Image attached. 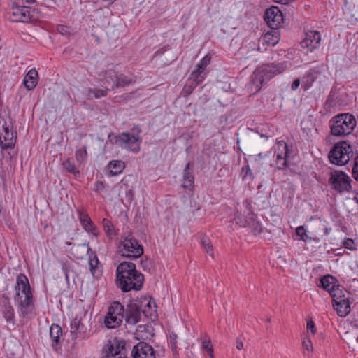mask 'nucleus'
<instances>
[{"instance_id":"f3484780","label":"nucleus","mask_w":358,"mask_h":358,"mask_svg":"<svg viewBox=\"0 0 358 358\" xmlns=\"http://www.w3.org/2000/svg\"><path fill=\"white\" fill-rule=\"evenodd\" d=\"M131 356L132 358H156L154 349L145 342H139L134 345Z\"/></svg>"},{"instance_id":"79ce46f5","label":"nucleus","mask_w":358,"mask_h":358,"mask_svg":"<svg viewBox=\"0 0 358 358\" xmlns=\"http://www.w3.org/2000/svg\"><path fill=\"white\" fill-rule=\"evenodd\" d=\"M248 227L251 228L255 236L259 235L263 231V227L262 223L259 221H256L252 224V225L249 226Z\"/></svg>"},{"instance_id":"1a4fd4ad","label":"nucleus","mask_w":358,"mask_h":358,"mask_svg":"<svg viewBox=\"0 0 358 358\" xmlns=\"http://www.w3.org/2000/svg\"><path fill=\"white\" fill-rule=\"evenodd\" d=\"M124 319V308L119 301H113L108 307L104 318L105 326L108 329H115L120 327Z\"/></svg>"},{"instance_id":"cd10ccee","label":"nucleus","mask_w":358,"mask_h":358,"mask_svg":"<svg viewBox=\"0 0 358 358\" xmlns=\"http://www.w3.org/2000/svg\"><path fill=\"white\" fill-rule=\"evenodd\" d=\"M338 282L336 278L331 275H327L320 278L318 286L330 294L338 286Z\"/></svg>"},{"instance_id":"0eeeda50","label":"nucleus","mask_w":358,"mask_h":358,"mask_svg":"<svg viewBox=\"0 0 358 358\" xmlns=\"http://www.w3.org/2000/svg\"><path fill=\"white\" fill-rule=\"evenodd\" d=\"M102 82L105 87H108V90H114L117 88L128 86L133 83L134 80L124 74L118 75L117 72L113 69H108L104 72Z\"/></svg>"},{"instance_id":"dca6fc26","label":"nucleus","mask_w":358,"mask_h":358,"mask_svg":"<svg viewBox=\"0 0 358 358\" xmlns=\"http://www.w3.org/2000/svg\"><path fill=\"white\" fill-rule=\"evenodd\" d=\"M321 41V34L317 31H308L306 32L305 37L301 42L303 48H307L310 52L319 48Z\"/></svg>"},{"instance_id":"774afa93","label":"nucleus","mask_w":358,"mask_h":358,"mask_svg":"<svg viewBox=\"0 0 358 358\" xmlns=\"http://www.w3.org/2000/svg\"><path fill=\"white\" fill-rule=\"evenodd\" d=\"M355 12H356V13H353V14L352 15V17L358 16V10H356Z\"/></svg>"},{"instance_id":"aec40b11","label":"nucleus","mask_w":358,"mask_h":358,"mask_svg":"<svg viewBox=\"0 0 358 358\" xmlns=\"http://www.w3.org/2000/svg\"><path fill=\"white\" fill-rule=\"evenodd\" d=\"M126 167L122 160H111L105 167L106 174L108 176H116L120 174Z\"/></svg>"},{"instance_id":"ea45409f","label":"nucleus","mask_w":358,"mask_h":358,"mask_svg":"<svg viewBox=\"0 0 358 358\" xmlns=\"http://www.w3.org/2000/svg\"><path fill=\"white\" fill-rule=\"evenodd\" d=\"M108 87H106L105 90L103 89H90L88 96H90L92 95L94 98H100L103 96H106L108 93Z\"/></svg>"},{"instance_id":"393cba45","label":"nucleus","mask_w":358,"mask_h":358,"mask_svg":"<svg viewBox=\"0 0 358 358\" xmlns=\"http://www.w3.org/2000/svg\"><path fill=\"white\" fill-rule=\"evenodd\" d=\"M71 254L78 259H83L92 251L89 243L73 245L71 249Z\"/></svg>"},{"instance_id":"423d86ee","label":"nucleus","mask_w":358,"mask_h":358,"mask_svg":"<svg viewBox=\"0 0 358 358\" xmlns=\"http://www.w3.org/2000/svg\"><path fill=\"white\" fill-rule=\"evenodd\" d=\"M17 139V133L13 130L10 118L7 121L0 116V147L2 150L13 149Z\"/></svg>"},{"instance_id":"0e129e2a","label":"nucleus","mask_w":358,"mask_h":358,"mask_svg":"<svg viewBox=\"0 0 358 358\" xmlns=\"http://www.w3.org/2000/svg\"><path fill=\"white\" fill-rule=\"evenodd\" d=\"M22 1L29 4L32 3L35 1V0H22Z\"/></svg>"},{"instance_id":"f03ea898","label":"nucleus","mask_w":358,"mask_h":358,"mask_svg":"<svg viewBox=\"0 0 358 358\" xmlns=\"http://www.w3.org/2000/svg\"><path fill=\"white\" fill-rule=\"evenodd\" d=\"M286 68V62L270 63L258 67L251 77L252 87L255 88V93L273 77L284 72Z\"/></svg>"},{"instance_id":"864d4df0","label":"nucleus","mask_w":358,"mask_h":358,"mask_svg":"<svg viewBox=\"0 0 358 358\" xmlns=\"http://www.w3.org/2000/svg\"><path fill=\"white\" fill-rule=\"evenodd\" d=\"M300 85V80L299 79H296L293 81L291 85V89L292 90H296Z\"/></svg>"},{"instance_id":"052dcab7","label":"nucleus","mask_w":358,"mask_h":358,"mask_svg":"<svg viewBox=\"0 0 358 358\" xmlns=\"http://www.w3.org/2000/svg\"><path fill=\"white\" fill-rule=\"evenodd\" d=\"M208 352V354L209 355V356L210 357V358H214V355H213V348H211L210 350H208L206 351Z\"/></svg>"},{"instance_id":"58836bf2","label":"nucleus","mask_w":358,"mask_h":358,"mask_svg":"<svg viewBox=\"0 0 358 358\" xmlns=\"http://www.w3.org/2000/svg\"><path fill=\"white\" fill-rule=\"evenodd\" d=\"M201 244L203 248L206 250V253H208L211 257H214V253L213 250V245L208 238L206 236H203L201 238Z\"/></svg>"},{"instance_id":"20e7f679","label":"nucleus","mask_w":358,"mask_h":358,"mask_svg":"<svg viewBox=\"0 0 358 358\" xmlns=\"http://www.w3.org/2000/svg\"><path fill=\"white\" fill-rule=\"evenodd\" d=\"M141 130L136 134L131 135L128 132H122L120 134L110 133L108 136V143L111 145H117L134 153L140 150V143L142 141L140 137Z\"/></svg>"},{"instance_id":"37998d69","label":"nucleus","mask_w":358,"mask_h":358,"mask_svg":"<svg viewBox=\"0 0 358 358\" xmlns=\"http://www.w3.org/2000/svg\"><path fill=\"white\" fill-rule=\"evenodd\" d=\"M352 174L355 180L358 182V154L354 159V165L352 170Z\"/></svg>"},{"instance_id":"9b49d317","label":"nucleus","mask_w":358,"mask_h":358,"mask_svg":"<svg viewBox=\"0 0 358 358\" xmlns=\"http://www.w3.org/2000/svg\"><path fill=\"white\" fill-rule=\"evenodd\" d=\"M328 182L331 188L342 194L351 190V179L343 171H334L331 172Z\"/></svg>"},{"instance_id":"39448f33","label":"nucleus","mask_w":358,"mask_h":358,"mask_svg":"<svg viewBox=\"0 0 358 358\" xmlns=\"http://www.w3.org/2000/svg\"><path fill=\"white\" fill-rule=\"evenodd\" d=\"M352 152L351 145L346 141H341L334 145L329 152L328 157L331 164L343 166L350 161V155Z\"/></svg>"},{"instance_id":"9d476101","label":"nucleus","mask_w":358,"mask_h":358,"mask_svg":"<svg viewBox=\"0 0 358 358\" xmlns=\"http://www.w3.org/2000/svg\"><path fill=\"white\" fill-rule=\"evenodd\" d=\"M127 354L126 342L115 338L103 346L101 358H128Z\"/></svg>"},{"instance_id":"c756f323","label":"nucleus","mask_w":358,"mask_h":358,"mask_svg":"<svg viewBox=\"0 0 358 358\" xmlns=\"http://www.w3.org/2000/svg\"><path fill=\"white\" fill-rule=\"evenodd\" d=\"M247 203V208H248V213L246 216V218L244 221H242L238 216H235V220H236V223L238 224L241 227H246L252 225L254 222L257 221V215L253 213L250 210L251 205L250 203Z\"/></svg>"},{"instance_id":"5fc2aeb1","label":"nucleus","mask_w":358,"mask_h":358,"mask_svg":"<svg viewBox=\"0 0 358 358\" xmlns=\"http://www.w3.org/2000/svg\"><path fill=\"white\" fill-rule=\"evenodd\" d=\"M236 348L239 350L243 348V343L240 338H237L236 341Z\"/></svg>"},{"instance_id":"a18cd8bd","label":"nucleus","mask_w":358,"mask_h":358,"mask_svg":"<svg viewBox=\"0 0 358 358\" xmlns=\"http://www.w3.org/2000/svg\"><path fill=\"white\" fill-rule=\"evenodd\" d=\"M296 234L298 236L301 238V240H303V241H306L307 235L303 226L298 227L296 229Z\"/></svg>"},{"instance_id":"69168bd1","label":"nucleus","mask_w":358,"mask_h":358,"mask_svg":"<svg viewBox=\"0 0 358 358\" xmlns=\"http://www.w3.org/2000/svg\"><path fill=\"white\" fill-rule=\"evenodd\" d=\"M324 234L327 235L329 234V229L327 227L324 228Z\"/></svg>"},{"instance_id":"a878e982","label":"nucleus","mask_w":358,"mask_h":358,"mask_svg":"<svg viewBox=\"0 0 358 358\" xmlns=\"http://www.w3.org/2000/svg\"><path fill=\"white\" fill-rule=\"evenodd\" d=\"M38 81V72L35 69H31L25 75L23 83L27 90H31L36 87Z\"/></svg>"},{"instance_id":"8fccbe9b","label":"nucleus","mask_w":358,"mask_h":358,"mask_svg":"<svg viewBox=\"0 0 358 358\" xmlns=\"http://www.w3.org/2000/svg\"><path fill=\"white\" fill-rule=\"evenodd\" d=\"M105 189V185L103 182L102 181H96L94 184V190L96 192H99L101 191L104 190Z\"/></svg>"},{"instance_id":"c9c22d12","label":"nucleus","mask_w":358,"mask_h":358,"mask_svg":"<svg viewBox=\"0 0 358 358\" xmlns=\"http://www.w3.org/2000/svg\"><path fill=\"white\" fill-rule=\"evenodd\" d=\"M89 256V264L90 266V271L92 272V274L94 275L95 271L98 267V265L99 264V260L97 257V255L94 251H91Z\"/></svg>"},{"instance_id":"603ef678","label":"nucleus","mask_w":358,"mask_h":358,"mask_svg":"<svg viewBox=\"0 0 358 358\" xmlns=\"http://www.w3.org/2000/svg\"><path fill=\"white\" fill-rule=\"evenodd\" d=\"M313 74L314 73L312 71H308L306 73V78L307 79V82H308L310 85H311L315 79V77L314 76Z\"/></svg>"},{"instance_id":"c85d7f7f","label":"nucleus","mask_w":358,"mask_h":358,"mask_svg":"<svg viewBox=\"0 0 358 358\" xmlns=\"http://www.w3.org/2000/svg\"><path fill=\"white\" fill-rule=\"evenodd\" d=\"M78 215L80 222L85 230L92 233L94 235H96V228L88 214L80 212Z\"/></svg>"},{"instance_id":"6e6d98bb","label":"nucleus","mask_w":358,"mask_h":358,"mask_svg":"<svg viewBox=\"0 0 358 358\" xmlns=\"http://www.w3.org/2000/svg\"><path fill=\"white\" fill-rule=\"evenodd\" d=\"M101 1L105 3V6H110L112 5L116 0H100Z\"/></svg>"},{"instance_id":"bb28decb","label":"nucleus","mask_w":358,"mask_h":358,"mask_svg":"<svg viewBox=\"0 0 358 358\" xmlns=\"http://www.w3.org/2000/svg\"><path fill=\"white\" fill-rule=\"evenodd\" d=\"M350 304L351 302L349 298H348L346 299H342L341 301L333 303V306L337 311L338 315L344 317L347 316L351 310Z\"/></svg>"},{"instance_id":"b1692460","label":"nucleus","mask_w":358,"mask_h":358,"mask_svg":"<svg viewBox=\"0 0 358 358\" xmlns=\"http://www.w3.org/2000/svg\"><path fill=\"white\" fill-rule=\"evenodd\" d=\"M279 148L282 147L281 153H278L276 157V162L278 164L277 169L278 170H283L287 166V157L289 153L288 145L286 143L281 141L278 143Z\"/></svg>"},{"instance_id":"680f3d73","label":"nucleus","mask_w":358,"mask_h":358,"mask_svg":"<svg viewBox=\"0 0 358 358\" xmlns=\"http://www.w3.org/2000/svg\"><path fill=\"white\" fill-rule=\"evenodd\" d=\"M208 352V354L209 355V356L210 357V358H214V355H213V348H211L210 350H208L206 351Z\"/></svg>"},{"instance_id":"7c9ffc66","label":"nucleus","mask_w":358,"mask_h":358,"mask_svg":"<svg viewBox=\"0 0 358 358\" xmlns=\"http://www.w3.org/2000/svg\"><path fill=\"white\" fill-rule=\"evenodd\" d=\"M3 317L6 319V322L9 324H14L15 323V313L13 306L10 302H3L1 308Z\"/></svg>"},{"instance_id":"4468645a","label":"nucleus","mask_w":358,"mask_h":358,"mask_svg":"<svg viewBox=\"0 0 358 358\" xmlns=\"http://www.w3.org/2000/svg\"><path fill=\"white\" fill-rule=\"evenodd\" d=\"M264 20L271 29H278L283 23V15L278 7L272 6L266 10Z\"/></svg>"},{"instance_id":"2f4dec72","label":"nucleus","mask_w":358,"mask_h":358,"mask_svg":"<svg viewBox=\"0 0 358 358\" xmlns=\"http://www.w3.org/2000/svg\"><path fill=\"white\" fill-rule=\"evenodd\" d=\"M280 41L279 31L275 29H271V31H267L264 34L262 41L263 43H266L271 46H274Z\"/></svg>"},{"instance_id":"f8f14e48","label":"nucleus","mask_w":358,"mask_h":358,"mask_svg":"<svg viewBox=\"0 0 358 358\" xmlns=\"http://www.w3.org/2000/svg\"><path fill=\"white\" fill-rule=\"evenodd\" d=\"M14 301L17 306L20 315L24 318L31 315L35 309L33 294L24 295L23 299L20 293H15Z\"/></svg>"},{"instance_id":"6e6552de","label":"nucleus","mask_w":358,"mask_h":358,"mask_svg":"<svg viewBox=\"0 0 358 358\" xmlns=\"http://www.w3.org/2000/svg\"><path fill=\"white\" fill-rule=\"evenodd\" d=\"M120 248L122 256L133 259L141 257L144 252L143 245L132 234H129L124 238L120 243Z\"/></svg>"},{"instance_id":"72a5a7b5","label":"nucleus","mask_w":358,"mask_h":358,"mask_svg":"<svg viewBox=\"0 0 358 358\" xmlns=\"http://www.w3.org/2000/svg\"><path fill=\"white\" fill-rule=\"evenodd\" d=\"M346 293L347 294H349V293L345 289L343 288H340V285L338 284V286L335 287L330 293L333 303L341 301L342 299H346L349 298L348 296H345Z\"/></svg>"},{"instance_id":"de8ad7c7","label":"nucleus","mask_w":358,"mask_h":358,"mask_svg":"<svg viewBox=\"0 0 358 358\" xmlns=\"http://www.w3.org/2000/svg\"><path fill=\"white\" fill-rule=\"evenodd\" d=\"M201 348H202V349H203L206 351L208 350H210V348H213V345L210 342V339L209 338H206L203 339V341H202Z\"/></svg>"},{"instance_id":"f257e3e1","label":"nucleus","mask_w":358,"mask_h":358,"mask_svg":"<svg viewBox=\"0 0 358 358\" xmlns=\"http://www.w3.org/2000/svg\"><path fill=\"white\" fill-rule=\"evenodd\" d=\"M144 282V275L136 270L132 262H122L116 269V285L123 292L139 291Z\"/></svg>"},{"instance_id":"4be33fe9","label":"nucleus","mask_w":358,"mask_h":358,"mask_svg":"<svg viewBox=\"0 0 358 358\" xmlns=\"http://www.w3.org/2000/svg\"><path fill=\"white\" fill-rule=\"evenodd\" d=\"M13 15L16 17V21L25 22L31 20L30 8L24 5H17L13 7Z\"/></svg>"},{"instance_id":"6ab92c4d","label":"nucleus","mask_w":358,"mask_h":358,"mask_svg":"<svg viewBox=\"0 0 358 358\" xmlns=\"http://www.w3.org/2000/svg\"><path fill=\"white\" fill-rule=\"evenodd\" d=\"M14 289L15 293L21 292L24 295L33 294L29 280L24 273H20L17 275Z\"/></svg>"},{"instance_id":"7ed1b4c3","label":"nucleus","mask_w":358,"mask_h":358,"mask_svg":"<svg viewBox=\"0 0 358 358\" xmlns=\"http://www.w3.org/2000/svg\"><path fill=\"white\" fill-rule=\"evenodd\" d=\"M357 124L355 117L350 113H341L333 117L329 122L330 134L336 137L350 134Z\"/></svg>"},{"instance_id":"412c9836","label":"nucleus","mask_w":358,"mask_h":358,"mask_svg":"<svg viewBox=\"0 0 358 358\" xmlns=\"http://www.w3.org/2000/svg\"><path fill=\"white\" fill-rule=\"evenodd\" d=\"M193 164L188 162L182 173L183 183L182 187L185 189H189L193 187L194 183V176L192 171Z\"/></svg>"},{"instance_id":"338daca9","label":"nucleus","mask_w":358,"mask_h":358,"mask_svg":"<svg viewBox=\"0 0 358 358\" xmlns=\"http://www.w3.org/2000/svg\"><path fill=\"white\" fill-rule=\"evenodd\" d=\"M352 199L355 202H356V203L358 204V196H356Z\"/></svg>"},{"instance_id":"49530a36","label":"nucleus","mask_w":358,"mask_h":358,"mask_svg":"<svg viewBox=\"0 0 358 358\" xmlns=\"http://www.w3.org/2000/svg\"><path fill=\"white\" fill-rule=\"evenodd\" d=\"M177 335L175 333H171L169 335V343L171 347V349L175 350V347H177Z\"/></svg>"},{"instance_id":"473e14b6","label":"nucleus","mask_w":358,"mask_h":358,"mask_svg":"<svg viewBox=\"0 0 358 358\" xmlns=\"http://www.w3.org/2000/svg\"><path fill=\"white\" fill-rule=\"evenodd\" d=\"M211 60V56L209 55H206L203 59L196 64V69L193 71L192 72L196 73L198 76H202L205 79L206 75L208 74V71L206 70V67L209 65Z\"/></svg>"},{"instance_id":"4d7b16f0","label":"nucleus","mask_w":358,"mask_h":358,"mask_svg":"<svg viewBox=\"0 0 358 358\" xmlns=\"http://www.w3.org/2000/svg\"><path fill=\"white\" fill-rule=\"evenodd\" d=\"M148 259H145V260H141V265L142 266V268L145 270L147 269L148 268Z\"/></svg>"},{"instance_id":"a211bd4d","label":"nucleus","mask_w":358,"mask_h":358,"mask_svg":"<svg viewBox=\"0 0 358 358\" xmlns=\"http://www.w3.org/2000/svg\"><path fill=\"white\" fill-rule=\"evenodd\" d=\"M204 80L202 76L196 75V73L192 72L180 92L181 96L188 97L194 89Z\"/></svg>"},{"instance_id":"4c0bfd02","label":"nucleus","mask_w":358,"mask_h":358,"mask_svg":"<svg viewBox=\"0 0 358 358\" xmlns=\"http://www.w3.org/2000/svg\"><path fill=\"white\" fill-rule=\"evenodd\" d=\"M75 157L78 162L80 164L84 163L86 161L87 157L86 147H83L79 150H77L75 153Z\"/></svg>"},{"instance_id":"2eb2a0df","label":"nucleus","mask_w":358,"mask_h":358,"mask_svg":"<svg viewBox=\"0 0 358 358\" xmlns=\"http://www.w3.org/2000/svg\"><path fill=\"white\" fill-rule=\"evenodd\" d=\"M141 306L138 301H131L124 309L125 322L131 325L137 324L141 320Z\"/></svg>"},{"instance_id":"bf43d9fd","label":"nucleus","mask_w":358,"mask_h":358,"mask_svg":"<svg viewBox=\"0 0 358 358\" xmlns=\"http://www.w3.org/2000/svg\"><path fill=\"white\" fill-rule=\"evenodd\" d=\"M66 27H65V26H64V25H59V26L57 27V30H58L59 32H62V31H66Z\"/></svg>"},{"instance_id":"c03bdc74","label":"nucleus","mask_w":358,"mask_h":358,"mask_svg":"<svg viewBox=\"0 0 358 358\" xmlns=\"http://www.w3.org/2000/svg\"><path fill=\"white\" fill-rule=\"evenodd\" d=\"M343 245L346 249L354 250L355 249L354 241L352 238H346L343 241Z\"/></svg>"},{"instance_id":"e433bc0d","label":"nucleus","mask_w":358,"mask_h":358,"mask_svg":"<svg viewBox=\"0 0 358 358\" xmlns=\"http://www.w3.org/2000/svg\"><path fill=\"white\" fill-rule=\"evenodd\" d=\"M62 165L69 173L73 174L75 177L80 175V171L76 168L74 163L70 159L65 160Z\"/></svg>"},{"instance_id":"ddd939ff","label":"nucleus","mask_w":358,"mask_h":358,"mask_svg":"<svg viewBox=\"0 0 358 358\" xmlns=\"http://www.w3.org/2000/svg\"><path fill=\"white\" fill-rule=\"evenodd\" d=\"M70 333L73 340H83L87 337L89 331L87 327L84 324L82 316L76 315L71 322Z\"/></svg>"},{"instance_id":"09e8293b","label":"nucleus","mask_w":358,"mask_h":358,"mask_svg":"<svg viewBox=\"0 0 358 358\" xmlns=\"http://www.w3.org/2000/svg\"><path fill=\"white\" fill-rule=\"evenodd\" d=\"M303 348L308 351H312L313 349L312 342L308 338H304L302 343Z\"/></svg>"},{"instance_id":"a19ab883","label":"nucleus","mask_w":358,"mask_h":358,"mask_svg":"<svg viewBox=\"0 0 358 358\" xmlns=\"http://www.w3.org/2000/svg\"><path fill=\"white\" fill-rule=\"evenodd\" d=\"M242 173H243L242 177L243 180H246L247 179L252 180L253 179L252 171L249 165H246L242 168Z\"/></svg>"},{"instance_id":"5701e85b","label":"nucleus","mask_w":358,"mask_h":358,"mask_svg":"<svg viewBox=\"0 0 358 358\" xmlns=\"http://www.w3.org/2000/svg\"><path fill=\"white\" fill-rule=\"evenodd\" d=\"M50 334L52 341V348L57 350L61 348L60 338L62 336V327L57 324H52L50 328Z\"/></svg>"},{"instance_id":"f704fd0d","label":"nucleus","mask_w":358,"mask_h":358,"mask_svg":"<svg viewBox=\"0 0 358 358\" xmlns=\"http://www.w3.org/2000/svg\"><path fill=\"white\" fill-rule=\"evenodd\" d=\"M104 231L110 239H113L116 235L115 230L112 222L108 219L103 220Z\"/></svg>"},{"instance_id":"e2e57ef3","label":"nucleus","mask_w":358,"mask_h":358,"mask_svg":"<svg viewBox=\"0 0 358 358\" xmlns=\"http://www.w3.org/2000/svg\"><path fill=\"white\" fill-rule=\"evenodd\" d=\"M143 313H144V315L146 316V317H152L153 316V314L152 313H148V311L147 310H143Z\"/></svg>"},{"instance_id":"3c124183","label":"nucleus","mask_w":358,"mask_h":358,"mask_svg":"<svg viewBox=\"0 0 358 358\" xmlns=\"http://www.w3.org/2000/svg\"><path fill=\"white\" fill-rule=\"evenodd\" d=\"M307 330H310L313 334H315L316 332L315 323L312 319H310L307 321Z\"/></svg>"},{"instance_id":"13d9d810","label":"nucleus","mask_w":358,"mask_h":358,"mask_svg":"<svg viewBox=\"0 0 358 358\" xmlns=\"http://www.w3.org/2000/svg\"><path fill=\"white\" fill-rule=\"evenodd\" d=\"M177 348H178V347H175V350L171 349L174 358H178V352Z\"/></svg>"}]
</instances>
